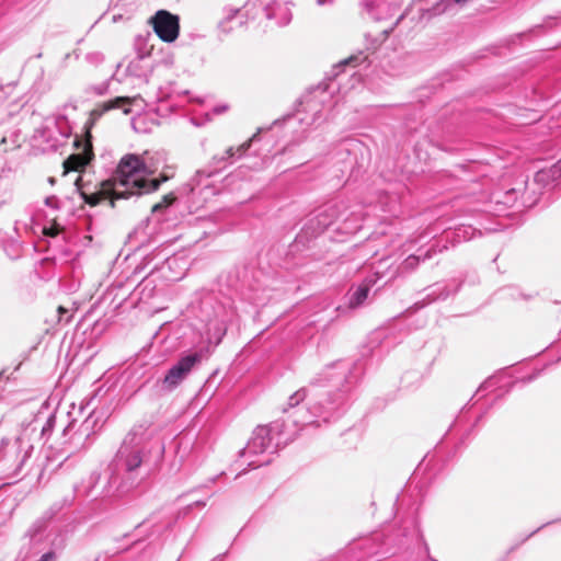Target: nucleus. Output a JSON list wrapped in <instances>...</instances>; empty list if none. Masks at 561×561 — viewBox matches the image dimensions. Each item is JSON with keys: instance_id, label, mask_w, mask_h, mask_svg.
I'll return each instance as SVG.
<instances>
[{"instance_id": "1", "label": "nucleus", "mask_w": 561, "mask_h": 561, "mask_svg": "<svg viewBox=\"0 0 561 561\" xmlns=\"http://www.w3.org/2000/svg\"><path fill=\"white\" fill-rule=\"evenodd\" d=\"M365 373L362 359H341L327 365L309 387L288 399V419L298 430L337 420L348 408L353 391Z\"/></svg>"}, {"instance_id": "2", "label": "nucleus", "mask_w": 561, "mask_h": 561, "mask_svg": "<svg viewBox=\"0 0 561 561\" xmlns=\"http://www.w3.org/2000/svg\"><path fill=\"white\" fill-rule=\"evenodd\" d=\"M151 425L149 420L134 424L108 466L112 481L124 496L138 489L162 465L165 447L153 436Z\"/></svg>"}, {"instance_id": "3", "label": "nucleus", "mask_w": 561, "mask_h": 561, "mask_svg": "<svg viewBox=\"0 0 561 561\" xmlns=\"http://www.w3.org/2000/svg\"><path fill=\"white\" fill-rule=\"evenodd\" d=\"M157 170L158 165L151 158L136 153L125 154L113 174L114 198H129L134 195L152 193L160 187L161 183L173 176L172 169L168 168L159 178H151Z\"/></svg>"}, {"instance_id": "4", "label": "nucleus", "mask_w": 561, "mask_h": 561, "mask_svg": "<svg viewBox=\"0 0 561 561\" xmlns=\"http://www.w3.org/2000/svg\"><path fill=\"white\" fill-rule=\"evenodd\" d=\"M363 215L351 210L343 199H332L321 207L307 220L296 238L297 243L305 244L324 232L330 227L342 233H356L362 229Z\"/></svg>"}, {"instance_id": "5", "label": "nucleus", "mask_w": 561, "mask_h": 561, "mask_svg": "<svg viewBox=\"0 0 561 561\" xmlns=\"http://www.w3.org/2000/svg\"><path fill=\"white\" fill-rule=\"evenodd\" d=\"M335 90L334 82L320 83L309 89L299 101V108L295 114L287 115L283 122L290 128L296 124L305 127L299 131L297 138L290 141L282 151V153L291 151L294 146L299 145L306 138V127L322 119V112L325 107H330L333 102L332 93Z\"/></svg>"}, {"instance_id": "6", "label": "nucleus", "mask_w": 561, "mask_h": 561, "mask_svg": "<svg viewBox=\"0 0 561 561\" xmlns=\"http://www.w3.org/2000/svg\"><path fill=\"white\" fill-rule=\"evenodd\" d=\"M261 129L257 130L248 141L238 147H229L224 154H216L211 158L208 165L195 172L194 176L186 184L190 193L195 196H201L204 202L209 197L215 196L218 190L215 187L210 179L218 174L221 170L226 169L236 159L241 158L251 147L252 142L259 137Z\"/></svg>"}, {"instance_id": "7", "label": "nucleus", "mask_w": 561, "mask_h": 561, "mask_svg": "<svg viewBox=\"0 0 561 561\" xmlns=\"http://www.w3.org/2000/svg\"><path fill=\"white\" fill-rule=\"evenodd\" d=\"M288 425L285 422H273L267 426H257L248 445L240 450L241 456L274 454L282 446H286L294 440L296 433L287 434Z\"/></svg>"}, {"instance_id": "8", "label": "nucleus", "mask_w": 561, "mask_h": 561, "mask_svg": "<svg viewBox=\"0 0 561 561\" xmlns=\"http://www.w3.org/2000/svg\"><path fill=\"white\" fill-rule=\"evenodd\" d=\"M71 136V126L66 116L58 115L54 119H46L45 123L35 129L31 145L41 153L57 151Z\"/></svg>"}, {"instance_id": "9", "label": "nucleus", "mask_w": 561, "mask_h": 561, "mask_svg": "<svg viewBox=\"0 0 561 561\" xmlns=\"http://www.w3.org/2000/svg\"><path fill=\"white\" fill-rule=\"evenodd\" d=\"M203 358L204 355L201 351H190L181 354L165 371L164 377L157 381L160 391L171 393L178 389L192 373L199 368Z\"/></svg>"}, {"instance_id": "10", "label": "nucleus", "mask_w": 561, "mask_h": 561, "mask_svg": "<svg viewBox=\"0 0 561 561\" xmlns=\"http://www.w3.org/2000/svg\"><path fill=\"white\" fill-rule=\"evenodd\" d=\"M73 491L77 496H82L91 501L124 496L118 492L116 483H113L112 473H110L107 479L102 481L101 473L96 471L91 472L87 479L75 486Z\"/></svg>"}, {"instance_id": "11", "label": "nucleus", "mask_w": 561, "mask_h": 561, "mask_svg": "<svg viewBox=\"0 0 561 561\" xmlns=\"http://www.w3.org/2000/svg\"><path fill=\"white\" fill-rule=\"evenodd\" d=\"M93 408L88 416L76 427L77 421L71 419L62 430L64 444H71L73 447H87L91 444L90 437L94 434V427L96 425V417L94 416Z\"/></svg>"}, {"instance_id": "12", "label": "nucleus", "mask_w": 561, "mask_h": 561, "mask_svg": "<svg viewBox=\"0 0 561 561\" xmlns=\"http://www.w3.org/2000/svg\"><path fill=\"white\" fill-rule=\"evenodd\" d=\"M72 145L76 151L64 160V175H67L69 172L83 171L94 158L91 136L80 138L76 135Z\"/></svg>"}, {"instance_id": "13", "label": "nucleus", "mask_w": 561, "mask_h": 561, "mask_svg": "<svg viewBox=\"0 0 561 561\" xmlns=\"http://www.w3.org/2000/svg\"><path fill=\"white\" fill-rule=\"evenodd\" d=\"M157 36L165 42L173 43L180 34V18L167 10H158L150 19Z\"/></svg>"}, {"instance_id": "14", "label": "nucleus", "mask_w": 561, "mask_h": 561, "mask_svg": "<svg viewBox=\"0 0 561 561\" xmlns=\"http://www.w3.org/2000/svg\"><path fill=\"white\" fill-rule=\"evenodd\" d=\"M72 499H65L64 503H54L48 510H46L42 516L36 518L25 533V537L28 538L31 546L39 543L47 529L48 523L62 510L64 506H70Z\"/></svg>"}, {"instance_id": "15", "label": "nucleus", "mask_w": 561, "mask_h": 561, "mask_svg": "<svg viewBox=\"0 0 561 561\" xmlns=\"http://www.w3.org/2000/svg\"><path fill=\"white\" fill-rule=\"evenodd\" d=\"M403 0H363V11L369 19L381 22L394 18L401 10Z\"/></svg>"}, {"instance_id": "16", "label": "nucleus", "mask_w": 561, "mask_h": 561, "mask_svg": "<svg viewBox=\"0 0 561 561\" xmlns=\"http://www.w3.org/2000/svg\"><path fill=\"white\" fill-rule=\"evenodd\" d=\"M176 197L173 194H168L163 197L160 203H157L151 208V216L147 217L139 227L134 231L135 236H142L144 238L139 241V244H145L147 237L151 236L157 231V225L163 220L161 213L169 208Z\"/></svg>"}, {"instance_id": "17", "label": "nucleus", "mask_w": 561, "mask_h": 561, "mask_svg": "<svg viewBox=\"0 0 561 561\" xmlns=\"http://www.w3.org/2000/svg\"><path fill=\"white\" fill-rule=\"evenodd\" d=\"M462 282L456 278L447 283H435L425 288V296L422 300L415 302L417 308H423L436 301L446 300L449 296L455 295L461 287Z\"/></svg>"}, {"instance_id": "18", "label": "nucleus", "mask_w": 561, "mask_h": 561, "mask_svg": "<svg viewBox=\"0 0 561 561\" xmlns=\"http://www.w3.org/2000/svg\"><path fill=\"white\" fill-rule=\"evenodd\" d=\"M263 5L265 16L268 20H275L279 26H285L291 21V0H260Z\"/></svg>"}, {"instance_id": "19", "label": "nucleus", "mask_w": 561, "mask_h": 561, "mask_svg": "<svg viewBox=\"0 0 561 561\" xmlns=\"http://www.w3.org/2000/svg\"><path fill=\"white\" fill-rule=\"evenodd\" d=\"M138 101L137 98H129V96H116L112 100H108L106 102H102L98 104L92 111H91V121L95 122L99 119L104 113L115 110V108H122L124 114L130 113V106L135 104Z\"/></svg>"}, {"instance_id": "20", "label": "nucleus", "mask_w": 561, "mask_h": 561, "mask_svg": "<svg viewBox=\"0 0 561 561\" xmlns=\"http://www.w3.org/2000/svg\"><path fill=\"white\" fill-rule=\"evenodd\" d=\"M152 72V59L150 55L135 56L126 67V75L134 77L142 82H148Z\"/></svg>"}, {"instance_id": "21", "label": "nucleus", "mask_w": 561, "mask_h": 561, "mask_svg": "<svg viewBox=\"0 0 561 561\" xmlns=\"http://www.w3.org/2000/svg\"><path fill=\"white\" fill-rule=\"evenodd\" d=\"M477 234H481V231L470 224H461L453 229L445 230L444 240L455 247L461 242L473 239Z\"/></svg>"}, {"instance_id": "22", "label": "nucleus", "mask_w": 561, "mask_h": 561, "mask_svg": "<svg viewBox=\"0 0 561 561\" xmlns=\"http://www.w3.org/2000/svg\"><path fill=\"white\" fill-rule=\"evenodd\" d=\"M381 278L380 273L377 271L374 275L367 276L364 282L351 294L348 298L350 308L354 309L362 306L368 298L370 288L377 284Z\"/></svg>"}, {"instance_id": "23", "label": "nucleus", "mask_w": 561, "mask_h": 561, "mask_svg": "<svg viewBox=\"0 0 561 561\" xmlns=\"http://www.w3.org/2000/svg\"><path fill=\"white\" fill-rule=\"evenodd\" d=\"M447 245L444 244L442 248L436 249V244H431V247L423 251L419 250L417 253L409 255L399 266V270L401 273H410L414 271L421 262H425L426 260H430L433 254L437 252H442L443 250H446Z\"/></svg>"}, {"instance_id": "24", "label": "nucleus", "mask_w": 561, "mask_h": 561, "mask_svg": "<svg viewBox=\"0 0 561 561\" xmlns=\"http://www.w3.org/2000/svg\"><path fill=\"white\" fill-rule=\"evenodd\" d=\"M10 449L16 454V465L13 470V474L19 476L22 472L24 465L31 457L33 446L27 440H25L23 436H20L11 445Z\"/></svg>"}, {"instance_id": "25", "label": "nucleus", "mask_w": 561, "mask_h": 561, "mask_svg": "<svg viewBox=\"0 0 561 561\" xmlns=\"http://www.w3.org/2000/svg\"><path fill=\"white\" fill-rule=\"evenodd\" d=\"M519 194L520 188L516 187L508 188L506 191L497 190L492 193L491 202L495 203V205L497 206L495 210L502 211L506 208L513 207L517 203Z\"/></svg>"}, {"instance_id": "26", "label": "nucleus", "mask_w": 561, "mask_h": 561, "mask_svg": "<svg viewBox=\"0 0 561 561\" xmlns=\"http://www.w3.org/2000/svg\"><path fill=\"white\" fill-rule=\"evenodd\" d=\"M360 148V142L355 139H346L339 144L336 148V156L339 162H342L345 167L353 165L356 161V151Z\"/></svg>"}, {"instance_id": "27", "label": "nucleus", "mask_w": 561, "mask_h": 561, "mask_svg": "<svg viewBox=\"0 0 561 561\" xmlns=\"http://www.w3.org/2000/svg\"><path fill=\"white\" fill-rule=\"evenodd\" d=\"M535 183L547 187L561 180V159L550 168H543L536 172Z\"/></svg>"}, {"instance_id": "28", "label": "nucleus", "mask_w": 561, "mask_h": 561, "mask_svg": "<svg viewBox=\"0 0 561 561\" xmlns=\"http://www.w3.org/2000/svg\"><path fill=\"white\" fill-rule=\"evenodd\" d=\"M405 14H407L405 11L400 13L397 16L396 21L390 24V26L382 28L376 36H373L370 33L366 34L365 35V39H366V44H367L366 49L376 50L388 38L390 33L393 32L396 26L404 19Z\"/></svg>"}, {"instance_id": "29", "label": "nucleus", "mask_w": 561, "mask_h": 561, "mask_svg": "<svg viewBox=\"0 0 561 561\" xmlns=\"http://www.w3.org/2000/svg\"><path fill=\"white\" fill-rule=\"evenodd\" d=\"M21 145V133L16 128H7L0 123V150L7 152L19 148Z\"/></svg>"}, {"instance_id": "30", "label": "nucleus", "mask_w": 561, "mask_h": 561, "mask_svg": "<svg viewBox=\"0 0 561 561\" xmlns=\"http://www.w3.org/2000/svg\"><path fill=\"white\" fill-rule=\"evenodd\" d=\"M226 15L225 18L219 22L218 27L219 30L228 34L230 33L234 27L241 26L244 22L242 16H240V10L239 9H226L225 10Z\"/></svg>"}, {"instance_id": "31", "label": "nucleus", "mask_w": 561, "mask_h": 561, "mask_svg": "<svg viewBox=\"0 0 561 561\" xmlns=\"http://www.w3.org/2000/svg\"><path fill=\"white\" fill-rule=\"evenodd\" d=\"M409 526L404 528V531L402 533L403 537H415L417 541L422 545L424 554L428 558L430 561H437L436 559H433L430 557V547L427 542L424 539V536L421 531L420 525L415 518L410 519Z\"/></svg>"}, {"instance_id": "32", "label": "nucleus", "mask_w": 561, "mask_h": 561, "mask_svg": "<svg viewBox=\"0 0 561 561\" xmlns=\"http://www.w3.org/2000/svg\"><path fill=\"white\" fill-rule=\"evenodd\" d=\"M65 548V538L57 535L50 542V549L43 553L38 561H57L58 552Z\"/></svg>"}, {"instance_id": "33", "label": "nucleus", "mask_w": 561, "mask_h": 561, "mask_svg": "<svg viewBox=\"0 0 561 561\" xmlns=\"http://www.w3.org/2000/svg\"><path fill=\"white\" fill-rule=\"evenodd\" d=\"M81 175H77L73 184L76 185V190L80 193L82 196L84 203L95 206L100 203L101 196L98 193H87L82 186L80 185Z\"/></svg>"}, {"instance_id": "34", "label": "nucleus", "mask_w": 561, "mask_h": 561, "mask_svg": "<svg viewBox=\"0 0 561 561\" xmlns=\"http://www.w3.org/2000/svg\"><path fill=\"white\" fill-rule=\"evenodd\" d=\"M56 421H57V413H51L45 421L44 424L41 425V432H39V436H41V439L43 440V443H46L53 431H54V427L56 425Z\"/></svg>"}, {"instance_id": "35", "label": "nucleus", "mask_w": 561, "mask_h": 561, "mask_svg": "<svg viewBox=\"0 0 561 561\" xmlns=\"http://www.w3.org/2000/svg\"><path fill=\"white\" fill-rule=\"evenodd\" d=\"M115 75H112V77L99 84H90L84 89V92L87 95H95L101 96L107 93L110 88V81L114 78Z\"/></svg>"}, {"instance_id": "36", "label": "nucleus", "mask_w": 561, "mask_h": 561, "mask_svg": "<svg viewBox=\"0 0 561 561\" xmlns=\"http://www.w3.org/2000/svg\"><path fill=\"white\" fill-rule=\"evenodd\" d=\"M156 286L152 280L144 279L136 288L140 300H148L153 296Z\"/></svg>"}, {"instance_id": "37", "label": "nucleus", "mask_w": 561, "mask_h": 561, "mask_svg": "<svg viewBox=\"0 0 561 561\" xmlns=\"http://www.w3.org/2000/svg\"><path fill=\"white\" fill-rule=\"evenodd\" d=\"M380 538V535L379 534H375V536L371 538V539H367L364 541V543L360 546V547H365L368 549V556L369 558H373V557H376V556H383L386 554L388 551L387 550H382L381 547H376L375 546V541L379 540Z\"/></svg>"}, {"instance_id": "38", "label": "nucleus", "mask_w": 561, "mask_h": 561, "mask_svg": "<svg viewBox=\"0 0 561 561\" xmlns=\"http://www.w3.org/2000/svg\"><path fill=\"white\" fill-rule=\"evenodd\" d=\"M12 199V190L7 182L0 181V207Z\"/></svg>"}, {"instance_id": "39", "label": "nucleus", "mask_w": 561, "mask_h": 561, "mask_svg": "<svg viewBox=\"0 0 561 561\" xmlns=\"http://www.w3.org/2000/svg\"><path fill=\"white\" fill-rule=\"evenodd\" d=\"M368 60V55L364 51H359L357 55H352L347 59H345L342 64L350 65L352 67H357L363 65Z\"/></svg>"}, {"instance_id": "40", "label": "nucleus", "mask_w": 561, "mask_h": 561, "mask_svg": "<svg viewBox=\"0 0 561 561\" xmlns=\"http://www.w3.org/2000/svg\"><path fill=\"white\" fill-rule=\"evenodd\" d=\"M501 294L503 296L511 297L513 299H528L529 296L524 295L517 287L515 286H507L503 289H501Z\"/></svg>"}, {"instance_id": "41", "label": "nucleus", "mask_w": 561, "mask_h": 561, "mask_svg": "<svg viewBox=\"0 0 561 561\" xmlns=\"http://www.w3.org/2000/svg\"><path fill=\"white\" fill-rule=\"evenodd\" d=\"M18 82H19L18 78L9 80L7 82H4V81L0 82V92L3 93V98H8L13 93V91L15 90V88L18 85Z\"/></svg>"}, {"instance_id": "42", "label": "nucleus", "mask_w": 561, "mask_h": 561, "mask_svg": "<svg viewBox=\"0 0 561 561\" xmlns=\"http://www.w3.org/2000/svg\"><path fill=\"white\" fill-rule=\"evenodd\" d=\"M84 60L94 67H98L104 61V55L101 51H90L84 56Z\"/></svg>"}, {"instance_id": "43", "label": "nucleus", "mask_w": 561, "mask_h": 561, "mask_svg": "<svg viewBox=\"0 0 561 561\" xmlns=\"http://www.w3.org/2000/svg\"><path fill=\"white\" fill-rule=\"evenodd\" d=\"M60 199L55 196V195H51V196H47L45 198V205L50 207V208H54V209H59L60 208Z\"/></svg>"}, {"instance_id": "44", "label": "nucleus", "mask_w": 561, "mask_h": 561, "mask_svg": "<svg viewBox=\"0 0 561 561\" xmlns=\"http://www.w3.org/2000/svg\"><path fill=\"white\" fill-rule=\"evenodd\" d=\"M541 371H542V369H538V370L534 371L533 374L520 378L517 382H520L523 385L529 383V382L534 381L541 374Z\"/></svg>"}, {"instance_id": "45", "label": "nucleus", "mask_w": 561, "mask_h": 561, "mask_svg": "<svg viewBox=\"0 0 561 561\" xmlns=\"http://www.w3.org/2000/svg\"><path fill=\"white\" fill-rule=\"evenodd\" d=\"M483 415H484V414H480V415L477 417L476 423L471 426V428H470V430H468V432L466 433V435H465V436H462V438H461V440H460V443H461V444H465L466 438L471 434V432L473 431V427L476 426V424H478V423L483 419Z\"/></svg>"}, {"instance_id": "46", "label": "nucleus", "mask_w": 561, "mask_h": 561, "mask_svg": "<svg viewBox=\"0 0 561 561\" xmlns=\"http://www.w3.org/2000/svg\"><path fill=\"white\" fill-rule=\"evenodd\" d=\"M268 462H270V459H266V460H264V461H254V460H251V461L249 462V466H250V467H252V468H257V467H260V466H262V465H267Z\"/></svg>"}, {"instance_id": "47", "label": "nucleus", "mask_w": 561, "mask_h": 561, "mask_svg": "<svg viewBox=\"0 0 561 561\" xmlns=\"http://www.w3.org/2000/svg\"><path fill=\"white\" fill-rule=\"evenodd\" d=\"M550 523H546V524L541 525L540 527H538L537 529H535L534 531H531L528 536H526V538L522 541V543L525 542L526 540H528L530 537H533L535 534L540 531L543 527H546Z\"/></svg>"}, {"instance_id": "48", "label": "nucleus", "mask_w": 561, "mask_h": 561, "mask_svg": "<svg viewBox=\"0 0 561 561\" xmlns=\"http://www.w3.org/2000/svg\"><path fill=\"white\" fill-rule=\"evenodd\" d=\"M94 400V397H91L89 400H87L85 402H82L81 407H80V411H83L84 409L89 408L92 403V401Z\"/></svg>"}, {"instance_id": "49", "label": "nucleus", "mask_w": 561, "mask_h": 561, "mask_svg": "<svg viewBox=\"0 0 561 561\" xmlns=\"http://www.w3.org/2000/svg\"><path fill=\"white\" fill-rule=\"evenodd\" d=\"M226 110H227V106H226V105L216 106V107H214V113H215V114H221V113H224Z\"/></svg>"}, {"instance_id": "50", "label": "nucleus", "mask_w": 561, "mask_h": 561, "mask_svg": "<svg viewBox=\"0 0 561 561\" xmlns=\"http://www.w3.org/2000/svg\"><path fill=\"white\" fill-rule=\"evenodd\" d=\"M205 505H206L205 501H196L193 504L188 505V508H192L193 506L204 507Z\"/></svg>"}, {"instance_id": "51", "label": "nucleus", "mask_w": 561, "mask_h": 561, "mask_svg": "<svg viewBox=\"0 0 561 561\" xmlns=\"http://www.w3.org/2000/svg\"><path fill=\"white\" fill-rule=\"evenodd\" d=\"M226 556H227V552L220 553V554L216 556L211 561H224Z\"/></svg>"}, {"instance_id": "52", "label": "nucleus", "mask_w": 561, "mask_h": 561, "mask_svg": "<svg viewBox=\"0 0 561 561\" xmlns=\"http://www.w3.org/2000/svg\"><path fill=\"white\" fill-rule=\"evenodd\" d=\"M38 425H39V419L37 417L32 424H31V430L32 431H36L38 428Z\"/></svg>"}, {"instance_id": "53", "label": "nucleus", "mask_w": 561, "mask_h": 561, "mask_svg": "<svg viewBox=\"0 0 561 561\" xmlns=\"http://www.w3.org/2000/svg\"><path fill=\"white\" fill-rule=\"evenodd\" d=\"M333 0H317V3L319 5H324V4H328V3H331Z\"/></svg>"}, {"instance_id": "54", "label": "nucleus", "mask_w": 561, "mask_h": 561, "mask_svg": "<svg viewBox=\"0 0 561 561\" xmlns=\"http://www.w3.org/2000/svg\"><path fill=\"white\" fill-rule=\"evenodd\" d=\"M232 178H233L232 175H229V176L226 178L227 184H230V182H231L230 179H232Z\"/></svg>"}, {"instance_id": "55", "label": "nucleus", "mask_w": 561, "mask_h": 561, "mask_svg": "<svg viewBox=\"0 0 561 561\" xmlns=\"http://www.w3.org/2000/svg\"><path fill=\"white\" fill-rule=\"evenodd\" d=\"M48 182H49L50 184H54V183H55V178H48Z\"/></svg>"}, {"instance_id": "56", "label": "nucleus", "mask_w": 561, "mask_h": 561, "mask_svg": "<svg viewBox=\"0 0 561 561\" xmlns=\"http://www.w3.org/2000/svg\"><path fill=\"white\" fill-rule=\"evenodd\" d=\"M47 234H48V236H51V237H55V236H57V232H51V233H50V232H48Z\"/></svg>"}, {"instance_id": "57", "label": "nucleus", "mask_w": 561, "mask_h": 561, "mask_svg": "<svg viewBox=\"0 0 561 561\" xmlns=\"http://www.w3.org/2000/svg\"><path fill=\"white\" fill-rule=\"evenodd\" d=\"M84 238H85V239H88L89 241H91V240H92V237H91V236H85Z\"/></svg>"}, {"instance_id": "58", "label": "nucleus", "mask_w": 561, "mask_h": 561, "mask_svg": "<svg viewBox=\"0 0 561 561\" xmlns=\"http://www.w3.org/2000/svg\"><path fill=\"white\" fill-rule=\"evenodd\" d=\"M517 548V546L511 547L510 551H513Z\"/></svg>"}]
</instances>
